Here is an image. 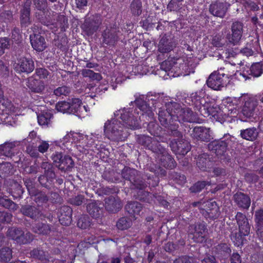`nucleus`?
I'll use <instances>...</instances> for the list:
<instances>
[{"label": "nucleus", "instance_id": "f257e3e1", "mask_svg": "<svg viewBox=\"0 0 263 263\" xmlns=\"http://www.w3.org/2000/svg\"><path fill=\"white\" fill-rule=\"evenodd\" d=\"M153 115L150 107L145 103L134 110V112L129 108L118 110L114 113V118L104 123V135L110 140L123 141L128 135L126 128H138L141 117L142 119L146 118L148 120Z\"/></svg>", "mask_w": 263, "mask_h": 263}, {"label": "nucleus", "instance_id": "f03ea898", "mask_svg": "<svg viewBox=\"0 0 263 263\" xmlns=\"http://www.w3.org/2000/svg\"><path fill=\"white\" fill-rule=\"evenodd\" d=\"M221 105L222 112L225 116L236 117L241 114L246 118H250L257 112L256 99L248 93L242 94L239 97L225 98Z\"/></svg>", "mask_w": 263, "mask_h": 263}, {"label": "nucleus", "instance_id": "7ed1b4c3", "mask_svg": "<svg viewBox=\"0 0 263 263\" xmlns=\"http://www.w3.org/2000/svg\"><path fill=\"white\" fill-rule=\"evenodd\" d=\"M102 139V135L98 131L91 133L90 135L70 132L66 134L60 142L55 141V144L61 146L60 143H62V145L65 146H67L69 144L73 143H76L77 146L97 148L98 143Z\"/></svg>", "mask_w": 263, "mask_h": 263}, {"label": "nucleus", "instance_id": "20e7f679", "mask_svg": "<svg viewBox=\"0 0 263 263\" xmlns=\"http://www.w3.org/2000/svg\"><path fill=\"white\" fill-rule=\"evenodd\" d=\"M161 68L167 72L170 78L185 76L194 72L192 64L182 58L176 61H165L161 64Z\"/></svg>", "mask_w": 263, "mask_h": 263}, {"label": "nucleus", "instance_id": "39448f33", "mask_svg": "<svg viewBox=\"0 0 263 263\" xmlns=\"http://www.w3.org/2000/svg\"><path fill=\"white\" fill-rule=\"evenodd\" d=\"M236 218L239 228V234L235 235L232 234L231 239L235 246L239 247L243 243V236H246L249 234L250 226L246 216L242 213H237Z\"/></svg>", "mask_w": 263, "mask_h": 263}, {"label": "nucleus", "instance_id": "423d86ee", "mask_svg": "<svg viewBox=\"0 0 263 263\" xmlns=\"http://www.w3.org/2000/svg\"><path fill=\"white\" fill-rule=\"evenodd\" d=\"M242 67L240 71L235 73L236 77L239 80H247L250 76L258 77L261 75L263 71V62L253 64L250 67L249 66H243V63H241Z\"/></svg>", "mask_w": 263, "mask_h": 263}, {"label": "nucleus", "instance_id": "0eeeda50", "mask_svg": "<svg viewBox=\"0 0 263 263\" xmlns=\"http://www.w3.org/2000/svg\"><path fill=\"white\" fill-rule=\"evenodd\" d=\"M230 82V78L223 73H212L206 81L208 87L214 90H219Z\"/></svg>", "mask_w": 263, "mask_h": 263}, {"label": "nucleus", "instance_id": "6e6552de", "mask_svg": "<svg viewBox=\"0 0 263 263\" xmlns=\"http://www.w3.org/2000/svg\"><path fill=\"white\" fill-rule=\"evenodd\" d=\"M70 112L79 117H84L87 116L89 112V108L87 105L83 104L79 98H70Z\"/></svg>", "mask_w": 263, "mask_h": 263}, {"label": "nucleus", "instance_id": "1a4fd4ad", "mask_svg": "<svg viewBox=\"0 0 263 263\" xmlns=\"http://www.w3.org/2000/svg\"><path fill=\"white\" fill-rule=\"evenodd\" d=\"M205 97V92L203 90L192 93L191 96L192 103L200 110L201 112L209 115L211 111L208 105L206 104Z\"/></svg>", "mask_w": 263, "mask_h": 263}, {"label": "nucleus", "instance_id": "9d476101", "mask_svg": "<svg viewBox=\"0 0 263 263\" xmlns=\"http://www.w3.org/2000/svg\"><path fill=\"white\" fill-rule=\"evenodd\" d=\"M13 66L18 72L29 73L32 72L34 68L33 61L25 58H20Z\"/></svg>", "mask_w": 263, "mask_h": 263}, {"label": "nucleus", "instance_id": "9b49d317", "mask_svg": "<svg viewBox=\"0 0 263 263\" xmlns=\"http://www.w3.org/2000/svg\"><path fill=\"white\" fill-rule=\"evenodd\" d=\"M8 235L12 239L16 240L20 243H26L29 242L32 238L30 233H26V237L24 238L23 233L21 230L15 228H11L9 229L8 231Z\"/></svg>", "mask_w": 263, "mask_h": 263}, {"label": "nucleus", "instance_id": "f8f14e48", "mask_svg": "<svg viewBox=\"0 0 263 263\" xmlns=\"http://www.w3.org/2000/svg\"><path fill=\"white\" fill-rule=\"evenodd\" d=\"M232 35L229 38V41L233 45L237 44L242 36V24L239 22H235L233 24L232 26Z\"/></svg>", "mask_w": 263, "mask_h": 263}, {"label": "nucleus", "instance_id": "ddd939ff", "mask_svg": "<svg viewBox=\"0 0 263 263\" xmlns=\"http://www.w3.org/2000/svg\"><path fill=\"white\" fill-rule=\"evenodd\" d=\"M229 6V5L226 3L216 2L211 5L210 11L213 15L222 17Z\"/></svg>", "mask_w": 263, "mask_h": 263}, {"label": "nucleus", "instance_id": "4468645a", "mask_svg": "<svg viewBox=\"0 0 263 263\" xmlns=\"http://www.w3.org/2000/svg\"><path fill=\"white\" fill-rule=\"evenodd\" d=\"M260 51V46L258 41L255 40L251 43H247L246 46L240 50L243 55L250 57L255 55Z\"/></svg>", "mask_w": 263, "mask_h": 263}, {"label": "nucleus", "instance_id": "2eb2a0df", "mask_svg": "<svg viewBox=\"0 0 263 263\" xmlns=\"http://www.w3.org/2000/svg\"><path fill=\"white\" fill-rule=\"evenodd\" d=\"M108 84V82H106L103 84V85H101L100 87L96 88L93 84H90L88 85L87 87L85 89V93L87 95L86 97H89L90 98H93L96 97L97 95L101 94L102 92H105L107 90V84Z\"/></svg>", "mask_w": 263, "mask_h": 263}, {"label": "nucleus", "instance_id": "dca6fc26", "mask_svg": "<svg viewBox=\"0 0 263 263\" xmlns=\"http://www.w3.org/2000/svg\"><path fill=\"white\" fill-rule=\"evenodd\" d=\"M193 135L195 138L202 141H208L211 138L212 132L209 128L197 126L193 129Z\"/></svg>", "mask_w": 263, "mask_h": 263}, {"label": "nucleus", "instance_id": "f3484780", "mask_svg": "<svg viewBox=\"0 0 263 263\" xmlns=\"http://www.w3.org/2000/svg\"><path fill=\"white\" fill-rule=\"evenodd\" d=\"M206 214L203 213L205 216L211 219H215L219 215V210L218 205L214 201L210 200L205 203Z\"/></svg>", "mask_w": 263, "mask_h": 263}, {"label": "nucleus", "instance_id": "a211bd4d", "mask_svg": "<svg viewBox=\"0 0 263 263\" xmlns=\"http://www.w3.org/2000/svg\"><path fill=\"white\" fill-rule=\"evenodd\" d=\"M30 42L32 47L37 51H42L46 47L44 39L40 34L30 35Z\"/></svg>", "mask_w": 263, "mask_h": 263}, {"label": "nucleus", "instance_id": "6ab92c4d", "mask_svg": "<svg viewBox=\"0 0 263 263\" xmlns=\"http://www.w3.org/2000/svg\"><path fill=\"white\" fill-rule=\"evenodd\" d=\"M205 227L204 224H199L195 227V232L192 234L191 229L190 233L193 235L192 238L197 242H203L204 240Z\"/></svg>", "mask_w": 263, "mask_h": 263}, {"label": "nucleus", "instance_id": "aec40b11", "mask_svg": "<svg viewBox=\"0 0 263 263\" xmlns=\"http://www.w3.org/2000/svg\"><path fill=\"white\" fill-rule=\"evenodd\" d=\"M174 45L173 42L166 37H162L158 44V50L161 53H167L171 51Z\"/></svg>", "mask_w": 263, "mask_h": 263}, {"label": "nucleus", "instance_id": "412c9836", "mask_svg": "<svg viewBox=\"0 0 263 263\" xmlns=\"http://www.w3.org/2000/svg\"><path fill=\"white\" fill-rule=\"evenodd\" d=\"M51 117V112L48 110L44 109L37 115L38 123L40 125L47 126L50 123Z\"/></svg>", "mask_w": 263, "mask_h": 263}, {"label": "nucleus", "instance_id": "4be33fe9", "mask_svg": "<svg viewBox=\"0 0 263 263\" xmlns=\"http://www.w3.org/2000/svg\"><path fill=\"white\" fill-rule=\"evenodd\" d=\"M256 222L257 223V234L259 238L263 240V210L256 212Z\"/></svg>", "mask_w": 263, "mask_h": 263}, {"label": "nucleus", "instance_id": "5701e85b", "mask_svg": "<svg viewBox=\"0 0 263 263\" xmlns=\"http://www.w3.org/2000/svg\"><path fill=\"white\" fill-rule=\"evenodd\" d=\"M126 210L130 215L132 218H136V216L138 215L141 211V204L138 202H133L126 205Z\"/></svg>", "mask_w": 263, "mask_h": 263}, {"label": "nucleus", "instance_id": "b1692460", "mask_svg": "<svg viewBox=\"0 0 263 263\" xmlns=\"http://www.w3.org/2000/svg\"><path fill=\"white\" fill-rule=\"evenodd\" d=\"M235 199L237 204L243 208H248L250 205V199L248 196L243 194H236L235 195Z\"/></svg>", "mask_w": 263, "mask_h": 263}, {"label": "nucleus", "instance_id": "393cba45", "mask_svg": "<svg viewBox=\"0 0 263 263\" xmlns=\"http://www.w3.org/2000/svg\"><path fill=\"white\" fill-rule=\"evenodd\" d=\"M62 210L65 211L66 214L65 215L61 214L59 217V221L62 224L68 226L71 222V210L69 207L64 206L62 208Z\"/></svg>", "mask_w": 263, "mask_h": 263}, {"label": "nucleus", "instance_id": "a878e982", "mask_svg": "<svg viewBox=\"0 0 263 263\" xmlns=\"http://www.w3.org/2000/svg\"><path fill=\"white\" fill-rule=\"evenodd\" d=\"M28 4V6L27 7H24V8L21 10V24L22 26H27L29 24H30V10L29 8V6L30 4V2H27Z\"/></svg>", "mask_w": 263, "mask_h": 263}, {"label": "nucleus", "instance_id": "bb28decb", "mask_svg": "<svg viewBox=\"0 0 263 263\" xmlns=\"http://www.w3.org/2000/svg\"><path fill=\"white\" fill-rule=\"evenodd\" d=\"M240 134L242 138L250 141L255 140L258 135L256 129L254 128L241 130Z\"/></svg>", "mask_w": 263, "mask_h": 263}, {"label": "nucleus", "instance_id": "cd10ccee", "mask_svg": "<svg viewBox=\"0 0 263 263\" xmlns=\"http://www.w3.org/2000/svg\"><path fill=\"white\" fill-rule=\"evenodd\" d=\"M73 161L71 157L65 156L62 162L58 164V168L62 171H66L72 168L73 166Z\"/></svg>", "mask_w": 263, "mask_h": 263}, {"label": "nucleus", "instance_id": "c85d7f7f", "mask_svg": "<svg viewBox=\"0 0 263 263\" xmlns=\"http://www.w3.org/2000/svg\"><path fill=\"white\" fill-rule=\"evenodd\" d=\"M70 98L67 100V101H61L58 102L56 105V109L60 112L63 113H68L70 112Z\"/></svg>", "mask_w": 263, "mask_h": 263}, {"label": "nucleus", "instance_id": "c756f323", "mask_svg": "<svg viewBox=\"0 0 263 263\" xmlns=\"http://www.w3.org/2000/svg\"><path fill=\"white\" fill-rule=\"evenodd\" d=\"M212 44L217 47H224L226 45V40L222 34H217L213 38Z\"/></svg>", "mask_w": 263, "mask_h": 263}, {"label": "nucleus", "instance_id": "7c9ffc66", "mask_svg": "<svg viewBox=\"0 0 263 263\" xmlns=\"http://www.w3.org/2000/svg\"><path fill=\"white\" fill-rule=\"evenodd\" d=\"M0 103L5 108L6 113L9 114L11 112H14V107L11 103L7 99L5 100L2 96V92L0 90Z\"/></svg>", "mask_w": 263, "mask_h": 263}, {"label": "nucleus", "instance_id": "2f4dec72", "mask_svg": "<svg viewBox=\"0 0 263 263\" xmlns=\"http://www.w3.org/2000/svg\"><path fill=\"white\" fill-rule=\"evenodd\" d=\"M131 220L123 217L119 220L117 223V227L119 229H126L131 226Z\"/></svg>", "mask_w": 263, "mask_h": 263}, {"label": "nucleus", "instance_id": "473e14b6", "mask_svg": "<svg viewBox=\"0 0 263 263\" xmlns=\"http://www.w3.org/2000/svg\"><path fill=\"white\" fill-rule=\"evenodd\" d=\"M89 214L94 217H98L100 215V209L97 206L95 203H90L87 207Z\"/></svg>", "mask_w": 263, "mask_h": 263}, {"label": "nucleus", "instance_id": "72a5a7b5", "mask_svg": "<svg viewBox=\"0 0 263 263\" xmlns=\"http://www.w3.org/2000/svg\"><path fill=\"white\" fill-rule=\"evenodd\" d=\"M138 141L142 145H145L149 148H153L152 146L151 145L152 140L150 137L144 135L140 136L138 137Z\"/></svg>", "mask_w": 263, "mask_h": 263}, {"label": "nucleus", "instance_id": "f704fd0d", "mask_svg": "<svg viewBox=\"0 0 263 263\" xmlns=\"http://www.w3.org/2000/svg\"><path fill=\"white\" fill-rule=\"evenodd\" d=\"M11 250L8 248H4L0 251V257L5 261L10 260L11 257Z\"/></svg>", "mask_w": 263, "mask_h": 263}, {"label": "nucleus", "instance_id": "c9c22d12", "mask_svg": "<svg viewBox=\"0 0 263 263\" xmlns=\"http://www.w3.org/2000/svg\"><path fill=\"white\" fill-rule=\"evenodd\" d=\"M23 214L27 215L32 218H35L38 212L34 207L30 206L28 208H23L22 209Z\"/></svg>", "mask_w": 263, "mask_h": 263}, {"label": "nucleus", "instance_id": "e433bc0d", "mask_svg": "<svg viewBox=\"0 0 263 263\" xmlns=\"http://www.w3.org/2000/svg\"><path fill=\"white\" fill-rule=\"evenodd\" d=\"M70 90L68 87L63 86L59 87L54 90V94L57 96H61L62 95L66 96L69 93Z\"/></svg>", "mask_w": 263, "mask_h": 263}, {"label": "nucleus", "instance_id": "4c0bfd02", "mask_svg": "<svg viewBox=\"0 0 263 263\" xmlns=\"http://www.w3.org/2000/svg\"><path fill=\"white\" fill-rule=\"evenodd\" d=\"M0 204L7 208L11 209L13 210L16 209V205L13 202H11L7 199H5L3 198L0 199Z\"/></svg>", "mask_w": 263, "mask_h": 263}, {"label": "nucleus", "instance_id": "58836bf2", "mask_svg": "<svg viewBox=\"0 0 263 263\" xmlns=\"http://www.w3.org/2000/svg\"><path fill=\"white\" fill-rule=\"evenodd\" d=\"M34 5L36 8L41 11V13H45V9L46 8V0H34Z\"/></svg>", "mask_w": 263, "mask_h": 263}, {"label": "nucleus", "instance_id": "ea45409f", "mask_svg": "<svg viewBox=\"0 0 263 263\" xmlns=\"http://www.w3.org/2000/svg\"><path fill=\"white\" fill-rule=\"evenodd\" d=\"M34 231L39 234H46L50 231L49 226L42 224L39 228H34Z\"/></svg>", "mask_w": 263, "mask_h": 263}, {"label": "nucleus", "instance_id": "a19ab883", "mask_svg": "<svg viewBox=\"0 0 263 263\" xmlns=\"http://www.w3.org/2000/svg\"><path fill=\"white\" fill-rule=\"evenodd\" d=\"M12 215L5 212H0V221L9 223L11 221Z\"/></svg>", "mask_w": 263, "mask_h": 263}, {"label": "nucleus", "instance_id": "79ce46f5", "mask_svg": "<svg viewBox=\"0 0 263 263\" xmlns=\"http://www.w3.org/2000/svg\"><path fill=\"white\" fill-rule=\"evenodd\" d=\"M63 158L64 157H63L62 154L58 152L53 154L52 156L53 162L57 167H58V164H60L62 162Z\"/></svg>", "mask_w": 263, "mask_h": 263}, {"label": "nucleus", "instance_id": "37998d69", "mask_svg": "<svg viewBox=\"0 0 263 263\" xmlns=\"http://www.w3.org/2000/svg\"><path fill=\"white\" fill-rule=\"evenodd\" d=\"M84 74L98 81H99L101 79V76L99 73H95L91 70H86L84 73Z\"/></svg>", "mask_w": 263, "mask_h": 263}, {"label": "nucleus", "instance_id": "c03bdc74", "mask_svg": "<svg viewBox=\"0 0 263 263\" xmlns=\"http://www.w3.org/2000/svg\"><path fill=\"white\" fill-rule=\"evenodd\" d=\"M205 186V182L204 181L198 182L195 184L191 188V191L193 192H198L203 189Z\"/></svg>", "mask_w": 263, "mask_h": 263}, {"label": "nucleus", "instance_id": "a18cd8bd", "mask_svg": "<svg viewBox=\"0 0 263 263\" xmlns=\"http://www.w3.org/2000/svg\"><path fill=\"white\" fill-rule=\"evenodd\" d=\"M13 144L12 143H5L3 146V151L5 155L9 156L10 155L11 149H12Z\"/></svg>", "mask_w": 263, "mask_h": 263}, {"label": "nucleus", "instance_id": "49530a36", "mask_svg": "<svg viewBox=\"0 0 263 263\" xmlns=\"http://www.w3.org/2000/svg\"><path fill=\"white\" fill-rule=\"evenodd\" d=\"M9 45V41L6 38L0 39V55L3 53V50Z\"/></svg>", "mask_w": 263, "mask_h": 263}, {"label": "nucleus", "instance_id": "de8ad7c7", "mask_svg": "<svg viewBox=\"0 0 263 263\" xmlns=\"http://www.w3.org/2000/svg\"><path fill=\"white\" fill-rule=\"evenodd\" d=\"M49 146V145L48 142L42 141L38 146V150L40 152L44 153L47 151Z\"/></svg>", "mask_w": 263, "mask_h": 263}, {"label": "nucleus", "instance_id": "09e8293b", "mask_svg": "<svg viewBox=\"0 0 263 263\" xmlns=\"http://www.w3.org/2000/svg\"><path fill=\"white\" fill-rule=\"evenodd\" d=\"M36 74L40 78H45L47 77L48 75V71L44 68H39L36 70Z\"/></svg>", "mask_w": 263, "mask_h": 263}, {"label": "nucleus", "instance_id": "8fccbe9b", "mask_svg": "<svg viewBox=\"0 0 263 263\" xmlns=\"http://www.w3.org/2000/svg\"><path fill=\"white\" fill-rule=\"evenodd\" d=\"M183 113L185 115L184 117L181 118L180 117H177L179 122H180L181 120L184 121L191 122V120L189 118V116H191V115L192 114V112L189 110V109H187L186 111H184Z\"/></svg>", "mask_w": 263, "mask_h": 263}, {"label": "nucleus", "instance_id": "3c124183", "mask_svg": "<svg viewBox=\"0 0 263 263\" xmlns=\"http://www.w3.org/2000/svg\"><path fill=\"white\" fill-rule=\"evenodd\" d=\"M108 201H109V202H107V201L105 202V208L108 211H110L111 212H116V210H115L113 208H111L110 206V204H111L112 205H114L115 204H116V205L117 204V203L114 201V199L111 198V199H109L108 200Z\"/></svg>", "mask_w": 263, "mask_h": 263}, {"label": "nucleus", "instance_id": "603ef678", "mask_svg": "<svg viewBox=\"0 0 263 263\" xmlns=\"http://www.w3.org/2000/svg\"><path fill=\"white\" fill-rule=\"evenodd\" d=\"M159 119L162 125L167 127V118L165 117V115L163 116V113L161 112L159 113Z\"/></svg>", "mask_w": 263, "mask_h": 263}, {"label": "nucleus", "instance_id": "864d4df0", "mask_svg": "<svg viewBox=\"0 0 263 263\" xmlns=\"http://www.w3.org/2000/svg\"><path fill=\"white\" fill-rule=\"evenodd\" d=\"M231 263H241L240 255L238 253H234L232 255Z\"/></svg>", "mask_w": 263, "mask_h": 263}, {"label": "nucleus", "instance_id": "5fc2aeb1", "mask_svg": "<svg viewBox=\"0 0 263 263\" xmlns=\"http://www.w3.org/2000/svg\"><path fill=\"white\" fill-rule=\"evenodd\" d=\"M83 218H80L79 219L78 222V226L82 229H86L89 226L88 222H84Z\"/></svg>", "mask_w": 263, "mask_h": 263}, {"label": "nucleus", "instance_id": "6e6d98bb", "mask_svg": "<svg viewBox=\"0 0 263 263\" xmlns=\"http://www.w3.org/2000/svg\"><path fill=\"white\" fill-rule=\"evenodd\" d=\"M76 3L77 7L79 8H82L83 7L86 6L87 3V0H76Z\"/></svg>", "mask_w": 263, "mask_h": 263}, {"label": "nucleus", "instance_id": "4d7b16f0", "mask_svg": "<svg viewBox=\"0 0 263 263\" xmlns=\"http://www.w3.org/2000/svg\"><path fill=\"white\" fill-rule=\"evenodd\" d=\"M202 263H215V259L212 256H208L202 261Z\"/></svg>", "mask_w": 263, "mask_h": 263}, {"label": "nucleus", "instance_id": "13d9d810", "mask_svg": "<svg viewBox=\"0 0 263 263\" xmlns=\"http://www.w3.org/2000/svg\"><path fill=\"white\" fill-rule=\"evenodd\" d=\"M83 202V198L82 196H78L73 201V203L76 205H80Z\"/></svg>", "mask_w": 263, "mask_h": 263}, {"label": "nucleus", "instance_id": "bf43d9fd", "mask_svg": "<svg viewBox=\"0 0 263 263\" xmlns=\"http://www.w3.org/2000/svg\"><path fill=\"white\" fill-rule=\"evenodd\" d=\"M173 248H174V245H173V244H172L171 243H167L165 247V250L166 251H172L173 250Z\"/></svg>", "mask_w": 263, "mask_h": 263}, {"label": "nucleus", "instance_id": "052dcab7", "mask_svg": "<svg viewBox=\"0 0 263 263\" xmlns=\"http://www.w3.org/2000/svg\"><path fill=\"white\" fill-rule=\"evenodd\" d=\"M223 172V170L221 168H216L214 170L213 172L214 174L216 176H218L221 174Z\"/></svg>", "mask_w": 263, "mask_h": 263}, {"label": "nucleus", "instance_id": "680f3d73", "mask_svg": "<svg viewBox=\"0 0 263 263\" xmlns=\"http://www.w3.org/2000/svg\"><path fill=\"white\" fill-rule=\"evenodd\" d=\"M186 260V257H182L181 258H179L176 260V263H180V261H182V263H188Z\"/></svg>", "mask_w": 263, "mask_h": 263}, {"label": "nucleus", "instance_id": "e2e57ef3", "mask_svg": "<svg viewBox=\"0 0 263 263\" xmlns=\"http://www.w3.org/2000/svg\"><path fill=\"white\" fill-rule=\"evenodd\" d=\"M11 164L9 163H4L1 164L0 167L4 169L5 167H10Z\"/></svg>", "mask_w": 263, "mask_h": 263}, {"label": "nucleus", "instance_id": "0e129e2a", "mask_svg": "<svg viewBox=\"0 0 263 263\" xmlns=\"http://www.w3.org/2000/svg\"><path fill=\"white\" fill-rule=\"evenodd\" d=\"M152 126H156V127H158L157 125H155V124H154L153 123H151L148 125V129L149 130V132L151 133L152 135H154V136H155V134L156 133L155 132H153L151 129V127Z\"/></svg>", "mask_w": 263, "mask_h": 263}, {"label": "nucleus", "instance_id": "69168bd1", "mask_svg": "<svg viewBox=\"0 0 263 263\" xmlns=\"http://www.w3.org/2000/svg\"><path fill=\"white\" fill-rule=\"evenodd\" d=\"M36 136V133L34 131H32L29 133V137L30 138L33 139L34 137H35Z\"/></svg>", "mask_w": 263, "mask_h": 263}, {"label": "nucleus", "instance_id": "338daca9", "mask_svg": "<svg viewBox=\"0 0 263 263\" xmlns=\"http://www.w3.org/2000/svg\"><path fill=\"white\" fill-rule=\"evenodd\" d=\"M168 128L170 129L171 130H175L176 129V126L175 125H167Z\"/></svg>", "mask_w": 263, "mask_h": 263}, {"label": "nucleus", "instance_id": "774afa93", "mask_svg": "<svg viewBox=\"0 0 263 263\" xmlns=\"http://www.w3.org/2000/svg\"><path fill=\"white\" fill-rule=\"evenodd\" d=\"M112 263H120V260L118 258H114L112 260Z\"/></svg>", "mask_w": 263, "mask_h": 263}]
</instances>
